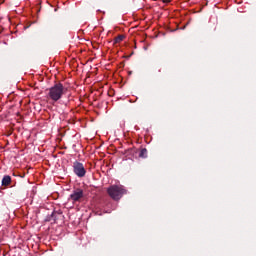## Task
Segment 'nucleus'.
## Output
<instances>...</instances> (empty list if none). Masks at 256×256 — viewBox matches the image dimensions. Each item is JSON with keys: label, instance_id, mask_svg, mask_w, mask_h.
<instances>
[{"label": "nucleus", "instance_id": "f257e3e1", "mask_svg": "<svg viewBox=\"0 0 256 256\" xmlns=\"http://www.w3.org/2000/svg\"><path fill=\"white\" fill-rule=\"evenodd\" d=\"M65 91V87L63 83H55L52 87L48 89L47 98L52 101H59L61 97H63Z\"/></svg>", "mask_w": 256, "mask_h": 256}, {"label": "nucleus", "instance_id": "f03ea898", "mask_svg": "<svg viewBox=\"0 0 256 256\" xmlns=\"http://www.w3.org/2000/svg\"><path fill=\"white\" fill-rule=\"evenodd\" d=\"M127 192L128 190H126L125 186L121 185H112L107 189L108 196L115 201L121 200V198H123Z\"/></svg>", "mask_w": 256, "mask_h": 256}, {"label": "nucleus", "instance_id": "7ed1b4c3", "mask_svg": "<svg viewBox=\"0 0 256 256\" xmlns=\"http://www.w3.org/2000/svg\"><path fill=\"white\" fill-rule=\"evenodd\" d=\"M73 170L74 174H76L78 178H84L86 176V169L84 167V164H82L81 162H74Z\"/></svg>", "mask_w": 256, "mask_h": 256}, {"label": "nucleus", "instance_id": "20e7f679", "mask_svg": "<svg viewBox=\"0 0 256 256\" xmlns=\"http://www.w3.org/2000/svg\"><path fill=\"white\" fill-rule=\"evenodd\" d=\"M84 198V192L81 188H77L72 192V194L69 197V200L75 204V202H80V200Z\"/></svg>", "mask_w": 256, "mask_h": 256}, {"label": "nucleus", "instance_id": "39448f33", "mask_svg": "<svg viewBox=\"0 0 256 256\" xmlns=\"http://www.w3.org/2000/svg\"><path fill=\"white\" fill-rule=\"evenodd\" d=\"M51 217L53 218L54 222H57V220L64 218L63 212L61 210H59L58 212H52Z\"/></svg>", "mask_w": 256, "mask_h": 256}, {"label": "nucleus", "instance_id": "423d86ee", "mask_svg": "<svg viewBox=\"0 0 256 256\" xmlns=\"http://www.w3.org/2000/svg\"><path fill=\"white\" fill-rule=\"evenodd\" d=\"M12 182L11 176H4L2 178V186H10Z\"/></svg>", "mask_w": 256, "mask_h": 256}, {"label": "nucleus", "instance_id": "0eeeda50", "mask_svg": "<svg viewBox=\"0 0 256 256\" xmlns=\"http://www.w3.org/2000/svg\"><path fill=\"white\" fill-rule=\"evenodd\" d=\"M148 156V150L146 148H142L139 152V158H147Z\"/></svg>", "mask_w": 256, "mask_h": 256}, {"label": "nucleus", "instance_id": "6e6552de", "mask_svg": "<svg viewBox=\"0 0 256 256\" xmlns=\"http://www.w3.org/2000/svg\"><path fill=\"white\" fill-rule=\"evenodd\" d=\"M125 38V35H118L114 38V43H120Z\"/></svg>", "mask_w": 256, "mask_h": 256}, {"label": "nucleus", "instance_id": "1a4fd4ad", "mask_svg": "<svg viewBox=\"0 0 256 256\" xmlns=\"http://www.w3.org/2000/svg\"><path fill=\"white\" fill-rule=\"evenodd\" d=\"M163 1V3H170L171 2V0H162Z\"/></svg>", "mask_w": 256, "mask_h": 256}]
</instances>
